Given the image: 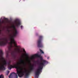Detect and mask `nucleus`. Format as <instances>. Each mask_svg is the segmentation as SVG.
Returning a JSON list of instances; mask_svg holds the SVG:
<instances>
[{"instance_id": "f257e3e1", "label": "nucleus", "mask_w": 78, "mask_h": 78, "mask_svg": "<svg viewBox=\"0 0 78 78\" xmlns=\"http://www.w3.org/2000/svg\"><path fill=\"white\" fill-rule=\"evenodd\" d=\"M17 34V31L16 29L15 30V32L14 33L13 35H10V37L9 38V41H10V42L9 43V44L10 45V46L9 48V50L6 52L7 56L9 55V53H10L11 55L12 56L13 58H15L16 55H15V53L14 51L12 50V47H19V46H17L16 45V42L14 37H16Z\"/></svg>"}, {"instance_id": "f03ea898", "label": "nucleus", "mask_w": 78, "mask_h": 78, "mask_svg": "<svg viewBox=\"0 0 78 78\" xmlns=\"http://www.w3.org/2000/svg\"><path fill=\"white\" fill-rule=\"evenodd\" d=\"M8 68L9 70H11L12 68L17 69V74L19 77L22 78L24 75L25 72L22 71L23 70V67L22 66H19V65L20 64L19 63H17V65H10V62H9L8 63Z\"/></svg>"}, {"instance_id": "7ed1b4c3", "label": "nucleus", "mask_w": 78, "mask_h": 78, "mask_svg": "<svg viewBox=\"0 0 78 78\" xmlns=\"http://www.w3.org/2000/svg\"><path fill=\"white\" fill-rule=\"evenodd\" d=\"M2 34V30L0 29V34ZM8 42V39L7 38H2L0 39V46H3L7 44Z\"/></svg>"}, {"instance_id": "20e7f679", "label": "nucleus", "mask_w": 78, "mask_h": 78, "mask_svg": "<svg viewBox=\"0 0 78 78\" xmlns=\"http://www.w3.org/2000/svg\"><path fill=\"white\" fill-rule=\"evenodd\" d=\"M43 37L40 36L39 37V39L37 41V46L39 48H41L43 47V44L42 43V40Z\"/></svg>"}, {"instance_id": "39448f33", "label": "nucleus", "mask_w": 78, "mask_h": 78, "mask_svg": "<svg viewBox=\"0 0 78 78\" xmlns=\"http://www.w3.org/2000/svg\"><path fill=\"white\" fill-rule=\"evenodd\" d=\"M34 70V65H32L31 66L30 68V69L29 70L26 71V73L25 75V77L28 78V76L30 75V74L33 70Z\"/></svg>"}, {"instance_id": "423d86ee", "label": "nucleus", "mask_w": 78, "mask_h": 78, "mask_svg": "<svg viewBox=\"0 0 78 78\" xmlns=\"http://www.w3.org/2000/svg\"><path fill=\"white\" fill-rule=\"evenodd\" d=\"M7 65L6 61L5 60L2 64H0V70H5V66Z\"/></svg>"}, {"instance_id": "0eeeda50", "label": "nucleus", "mask_w": 78, "mask_h": 78, "mask_svg": "<svg viewBox=\"0 0 78 78\" xmlns=\"http://www.w3.org/2000/svg\"><path fill=\"white\" fill-rule=\"evenodd\" d=\"M4 19H5V20H6L7 21L2 20V18H1L0 19V27H1L2 24L4 25H5L7 23V21L8 20V19L5 18H4Z\"/></svg>"}, {"instance_id": "6e6552de", "label": "nucleus", "mask_w": 78, "mask_h": 78, "mask_svg": "<svg viewBox=\"0 0 78 78\" xmlns=\"http://www.w3.org/2000/svg\"><path fill=\"white\" fill-rule=\"evenodd\" d=\"M9 77V78H18V76L17 74L12 73L10 74Z\"/></svg>"}, {"instance_id": "1a4fd4ad", "label": "nucleus", "mask_w": 78, "mask_h": 78, "mask_svg": "<svg viewBox=\"0 0 78 78\" xmlns=\"http://www.w3.org/2000/svg\"><path fill=\"white\" fill-rule=\"evenodd\" d=\"M16 25L18 27L20 25V22L18 20H16L15 22Z\"/></svg>"}, {"instance_id": "9d476101", "label": "nucleus", "mask_w": 78, "mask_h": 78, "mask_svg": "<svg viewBox=\"0 0 78 78\" xmlns=\"http://www.w3.org/2000/svg\"><path fill=\"white\" fill-rule=\"evenodd\" d=\"M34 57H39V55L37 54H35L31 57V59H34Z\"/></svg>"}, {"instance_id": "9b49d317", "label": "nucleus", "mask_w": 78, "mask_h": 78, "mask_svg": "<svg viewBox=\"0 0 78 78\" xmlns=\"http://www.w3.org/2000/svg\"><path fill=\"white\" fill-rule=\"evenodd\" d=\"M23 51L24 53V54L26 57L28 59V54L26 53V51H25V49H23Z\"/></svg>"}, {"instance_id": "f8f14e48", "label": "nucleus", "mask_w": 78, "mask_h": 78, "mask_svg": "<svg viewBox=\"0 0 78 78\" xmlns=\"http://www.w3.org/2000/svg\"><path fill=\"white\" fill-rule=\"evenodd\" d=\"M20 62H22V63H23V64L24 65V66H26V62H25V61H24V60L23 59H21L20 61Z\"/></svg>"}, {"instance_id": "ddd939ff", "label": "nucleus", "mask_w": 78, "mask_h": 78, "mask_svg": "<svg viewBox=\"0 0 78 78\" xmlns=\"http://www.w3.org/2000/svg\"><path fill=\"white\" fill-rule=\"evenodd\" d=\"M16 51H17L18 53H20L22 52V51L20 50V49H19V48H18L17 49H16Z\"/></svg>"}, {"instance_id": "4468645a", "label": "nucleus", "mask_w": 78, "mask_h": 78, "mask_svg": "<svg viewBox=\"0 0 78 78\" xmlns=\"http://www.w3.org/2000/svg\"><path fill=\"white\" fill-rule=\"evenodd\" d=\"M0 78H4V76L2 74L1 75H0Z\"/></svg>"}, {"instance_id": "2eb2a0df", "label": "nucleus", "mask_w": 78, "mask_h": 78, "mask_svg": "<svg viewBox=\"0 0 78 78\" xmlns=\"http://www.w3.org/2000/svg\"><path fill=\"white\" fill-rule=\"evenodd\" d=\"M40 52L41 53H43V54L44 53V52L43 51H42V50H41V49H40Z\"/></svg>"}, {"instance_id": "dca6fc26", "label": "nucleus", "mask_w": 78, "mask_h": 78, "mask_svg": "<svg viewBox=\"0 0 78 78\" xmlns=\"http://www.w3.org/2000/svg\"><path fill=\"white\" fill-rule=\"evenodd\" d=\"M12 27L14 29H16V27L14 26H12Z\"/></svg>"}, {"instance_id": "f3484780", "label": "nucleus", "mask_w": 78, "mask_h": 78, "mask_svg": "<svg viewBox=\"0 0 78 78\" xmlns=\"http://www.w3.org/2000/svg\"><path fill=\"white\" fill-rule=\"evenodd\" d=\"M28 62L29 64H31V60H30V59H29Z\"/></svg>"}, {"instance_id": "a211bd4d", "label": "nucleus", "mask_w": 78, "mask_h": 78, "mask_svg": "<svg viewBox=\"0 0 78 78\" xmlns=\"http://www.w3.org/2000/svg\"><path fill=\"white\" fill-rule=\"evenodd\" d=\"M9 71H7V75H8V74H9Z\"/></svg>"}, {"instance_id": "6ab92c4d", "label": "nucleus", "mask_w": 78, "mask_h": 78, "mask_svg": "<svg viewBox=\"0 0 78 78\" xmlns=\"http://www.w3.org/2000/svg\"><path fill=\"white\" fill-rule=\"evenodd\" d=\"M23 28V26H21V29H22V28Z\"/></svg>"}, {"instance_id": "aec40b11", "label": "nucleus", "mask_w": 78, "mask_h": 78, "mask_svg": "<svg viewBox=\"0 0 78 78\" xmlns=\"http://www.w3.org/2000/svg\"><path fill=\"white\" fill-rule=\"evenodd\" d=\"M36 36H38V34L37 33L36 34Z\"/></svg>"}, {"instance_id": "412c9836", "label": "nucleus", "mask_w": 78, "mask_h": 78, "mask_svg": "<svg viewBox=\"0 0 78 78\" xmlns=\"http://www.w3.org/2000/svg\"><path fill=\"white\" fill-rule=\"evenodd\" d=\"M2 59H3V58H2Z\"/></svg>"}, {"instance_id": "4be33fe9", "label": "nucleus", "mask_w": 78, "mask_h": 78, "mask_svg": "<svg viewBox=\"0 0 78 78\" xmlns=\"http://www.w3.org/2000/svg\"><path fill=\"white\" fill-rule=\"evenodd\" d=\"M49 58H48V59H49Z\"/></svg>"}]
</instances>
